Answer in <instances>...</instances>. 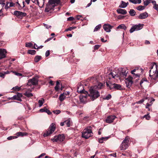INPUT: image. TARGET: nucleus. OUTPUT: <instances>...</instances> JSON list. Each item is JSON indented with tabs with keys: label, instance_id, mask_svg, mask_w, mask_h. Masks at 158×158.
Listing matches in <instances>:
<instances>
[{
	"label": "nucleus",
	"instance_id": "4468645a",
	"mask_svg": "<svg viewBox=\"0 0 158 158\" xmlns=\"http://www.w3.org/2000/svg\"><path fill=\"white\" fill-rule=\"evenodd\" d=\"M132 77H129L126 78L125 81V82L127 87H130L133 83Z\"/></svg>",
	"mask_w": 158,
	"mask_h": 158
},
{
	"label": "nucleus",
	"instance_id": "bf43d9fd",
	"mask_svg": "<svg viewBox=\"0 0 158 158\" xmlns=\"http://www.w3.org/2000/svg\"><path fill=\"white\" fill-rule=\"evenodd\" d=\"M100 45H96L94 46V49H98L100 47Z\"/></svg>",
	"mask_w": 158,
	"mask_h": 158
},
{
	"label": "nucleus",
	"instance_id": "7ed1b4c3",
	"mask_svg": "<svg viewBox=\"0 0 158 158\" xmlns=\"http://www.w3.org/2000/svg\"><path fill=\"white\" fill-rule=\"evenodd\" d=\"M92 127L90 126L87 127L82 132V137L85 139H88L93 135Z\"/></svg>",
	"mask_w": 158,
	"mask_h": 158
},
{
	"label": "nucleus",
	"instance_id": "ea45409f",
	"mask_svg": "<svg viewBox=\"0 0 158 158\" xmlns=\"http://www.w3.org/2000/svg\"><path fill=\"white\" fill-rule=\"evenodd\" d=\"M33 46L32 44L30 42L26 44V47H31Z\"/></svg>",
	"mask_w": 158,
	"mask_h": 158
},
{
	"label": "nucleus",
	"instance_id": "c03bdc74",
	"mask_svg": "<svg viewBox=\"0 0 158 158\" xmlns=\"http://www.w3.org/2000/svg\"><path fill=\"white\" fill-rule=\"evenodd\" d=\"M53 113L56 114H58L60 113V111L59 110H56L53 111Z\"/></svg>",
	"mask_w": 158,
	"mask_h": 158
},
{
	"label": "nucleus",
	"instance_id": "473e14b6",
	"mask_svg": "<svg viewBox=\"0 0 158 158\" xmlns=\"http://www.w3.org/2000/svg\"><path fill=\"white\" fill-rule=\"evenodd\" d=\"M152 0H146L145 1H144L143 2V4L145 6H147L150 3H151Z\"/></svg>",
	"mask_w": 158,
	"mask_h": 158
},
{
	"label": "nucleus",
	"instance_id": "9b49d317",
	"mask_svg": "<svg viewBox=\"0 0 158 158\" xmlns=\"http://www.w3.org/2000/svg\"><path fill=\"white\" fill-rule=\"evenodd\" d=\"M38 82L37 79L35 78H33L28 80L27 85L29 86H31V85H35L38 84Z\"/></svg>",
	"mask_w": 158,
	"mask_h": 158
},
{
	"label": "nucleus",
	"instance_id": "c9c22d12",
	"mask_svg": "<svg viewBox=\"0 0 158 158\" xmlns=\"http://www.w3.org/2000/svg\"><path fill=\"white\" fill-rule=\"evenodd\" d=\"M60 2V0H52V2L53 3L54 5H55V4L59 3Z\"/></svg>",
	"mask_w": 158,
	"mask_h": 158
},
{
	"label": "nucleus",
	"instance_id": "5fc2aeb1",
	"mask_svg": "<svg viewBox=\"0 0 158 158\" xmlns=\"http://www.w3.org/2000/svg\"><path fill=\"white\" fill-rule=\"evenodd\" d=\"M50 55V52L49 50L47 51L45 53V56L46 57H47Z\"/></svg>",
	"mask_w": 158,
	"mask_h": 158
},
{
	"label": "nucleus",
	"instance_id": "393cba45",
	"mask_svg": "<svg viewBox=\"0 0 158 158\" xmlns=\"http://www.w3.org/2000/svg\"><path fill=\"white\" fill-rule=\"evenodd\" d=\"M42 57L40 56H37L34 58V61L36 62H38L41 59Z\"/></svg>",
	"mask_w": 158,
	"mask_h": 158
},
{
	"label": "nucleus",
	"instance_id": "052dcab7",
	"mask_svg": "<svg viewBox=\"0 0 158 158\" xmlns=\"http://www.w3.org/2000/svg\"><path fill=\"white\" fill-rule=\"evenodd\" d=\"M15 5V4L14 3H12V2H11L9 3V7H12L14 6Z\"/></svg>",
	"mask_w": 158,
	"mask_h": 158
},
{
	"label": "nucleus",
	"instance_id": "f257e3e1",
	"mask_svg": "<svg viewBox=\"0 0 158 158\" xmlns=\"http://www.w3.org/2000/svg\"><path fill=\"white\" fill-rule=\"evenodd\" d=\"M89 94H88L89 96L92 101H94L100 96V94L98 90L97 89V87L92 86L89 90Z\"/></svg>",
	"mask_w": 158,
	"mask_h": 158
},
{
	"label": "nucleus",
	"instance_id": "a211bd4d",
	"mask_svg": "<svg viewBox=\"0 0 158 158\" xmlns=\"http://www.w3.org/2000/svg\"><path fill=\"white\" fill-rule=\"evenodd\" d=\"M148 16V13L147 12H145L140 14L138 16V18L139 19H143L146 18Z\"/></svg>",
	"mask_w": 158,
	"mask_h": 158
},
{
	"label": "nucleus",
	"instance_id": "338daca9",
	"mask_svg": "<svg viewBox=\"0 0 158 158\" xmlns=\"http://www.w3.org/2000/svg\"><path fill=\"white\" fill-rule=\"evenodd\" d=\"M103 138H101L99 139V143H102L103 142V140L102 139Z\"/></svg>",
	"mask_w": 158,
	"mask_h": 158
},
{
	"label": "nucleus",
	"instance_id": "c85d7f7f",
	"mask_svg": "<svg viewBox=\"0 0 158 158\" xmlns=\"http://www.w3.org/2000/svg\"><path fill=\"white\" fill-rule=\"evenodd\" d=\"M126 2L123 1H122L121 4L119 6V7L121 8H125L126 7Z\"/></svg>",
	"mask_w": 158,
	"mask_h": 158
},
{
	"label": "nucleus",
	"instance_id": "ddd939ff",
	"mask_svg": "<svg viewBox=\"0 0 158 158\" xmlns=\"http://www.w3.org/2000/svg\"><path fill=\"white\" fill-rule=\"evenodd\" d=\"M23 95L22 93H18L15 95H14L12 97L10 98L12 100H17L19 101H21V98Z\"/></svg>",
	"mask_w": 158,
	"mask_h": 158
},
{
	"label": "nucleus",
	"instance_id": "79ce46f5",
	"mask_svg": "<svg viewBox=\"0 0 158 158\" xmlns=\"http://www.w3.org/2000/svg\"><path fill=\"white\" fill-rule=\"evenodd\" d=\"M111 97V96L110 94H109L107 96H106L105 98H104V99L105 100H109L110 99Z\"/></svg>",
	"mask_w": 158,
	"mask_h": 158
},
{
	"label": "nucleus",
	"instance_id": "0e129e2a",
	"mask_svg": "<svg viewBox=\"0 0 158 158\" xmlns=\"http://www.w3.org/2000/svg\"><path fill=\"white\" fill-rule=\"evenodd\" d=\"M76 28V27H70L69 28V30L70 31H71L72 30L75 29Z\"/></svg>",
	"mask_w": 158,
	"mask_h": 158
},
{
	"label": "nucleus",
	"instance_id": "58836bf2",
	"mask_svg": "<svg viewBox=\"0 0 158 158\" xmlns=\"http://www.w3.org/2000/svg\"><path fill=\"white\" fill-rule=\"evenodd\" d=\"M65 124L67 125L68 127H69L70 125V122L69 120L65 121H64Z\"/></svg>",
	"mask_w": 158,
	"mask_h": 158
},
{
	"label": "nucleus",
	"instance_id": "39448f33",
	"mask_svg": "<svg viewBox=\"0 0 158 158\" xmlns=\"http://www.w3.org/2000/svg\"><path fill=\"white\" fill-rule=\"evenodd\" d=\"M129 138L128 136L125 137L122 142L120 148L121 150H126L129 146Z\"/></svg>",
	"mask_w": 158,
	"mask_h": 158
},
{
	"label": "nucleus",
	"instance_id": "9d476101",
	"mask_svg": "<svg viewBox=\"0 0 158 158\" xmlns=\"http://www.w3.org/2000/svg\"><path fill=\"white\" fill-rule=\"evenodd\" d=\"M143 24H139L138 25H135L133 26L130 30V32L131 33L135 31H138L142 28Z\"/></svg>",
	"mask_w": 158,
	"mask_h": 158
},
{
	"label": "nucleus",
	"instance_id": "49530a36",
	"mask_svg": "<svg viewBox=\"0 0 158 158\" xmlns=\"http://www.w3.org/2000/svg\"><path fill=\"white\" fill-rule=\"evenodd\" d=\"M45 0H39L40 2V4H42V6H44Z\"/></svg>",
	"mask_w": 158,
	"mask_h": 158
},
{
	"label": "nucleus",
	"instance_id": "c756f323",
	"mask_svg": "<svg viewBox=\"0 0 158 158\" xmlns=\"http://www.w3.org/2000/svg\"><path fill=\"white\" fill-rule=\"evenodd\" d=\"M145 6H139L136 7V9L139 11H141L145 9Z\"/></svg>",
	"mask_w": 158,
	"mask_h": 158
},
{
	"label": "nucleus",
	"instance_id": "f8f14e48",
	"mask_svg": "<svg viewBox=\"0 0 158 158\" xmlns=\"http://www.w3.org/2000/svg\"><path fill=\"white\" fill-rule=\"evenodd\" d=\"M14 14L19 18H21L23 17H25L27 15V14L25 13L17 10L15 11L14 12Z\"/></svg>",
	"mask_w": 158,
	"mask_h": 158
},
{
	"label": "nucleus",
	"instance_id": "603ef678",
	"mask_svg": "<svg viewBox=\"0 0 158 158\" xmlns=\"http://www.w3.org/2000/svg\"><path fill=\"white\" fill-rule=\"evenodd\" d=\"M144 117H145L146 118L147 120H149L150 118V117L149 115V114H147L145 115L144 116Z\"/></svg>",
	"mask_w": 158,
	"mask_h": 158
},
{
	"label": "nucleus",
	"instance_id": "4c0bfd02",
	"mask_svg": "<svg viewBox=\"0 0 158 158\" xmlns=\"http://www.w3.org/2000/svg\"><path fill=\"white\" fill-rule=\"evenodd\" d=\"M148 99L147 97H146L145 98H143L142 99L138 101L137 102V103L141 104L144 101L145 99Z\"/></svg>",
	"mask_w": 158,
	"mask_h": 158
},
{
	"label": "nucleus",
	"instance_id": "69168bd1",
	"mask_svg": "<svg viewBox=\"0 0 158 158\" xmlns=\"http://www.w3.org/2000/svg\"><path fill=\"white\" fill-rule=\"evenodd\" d=\"M45 155H46L45 153H43L38 157L39 158H40L41 157H42V156H45Z\"/></svg>",
	"mask_w": 158,
	"mask_h": 158
},
{
	"label": "nucleus",
	"instance_id": "4be33fe9",
	"mask_svg": "<svg viewBox=\"0 0 158 158\" xmlns=\"http://www.w3.org/2000/svg\"><path fill=\"white\" fill-rule=\"evenodd\" d=\"M117 28L122 29L125 30L127 28V27L124 24H121L117 27Z\"/></svg>",
	"mask_w": 158,
	"mask_h": 158
},
{
	"label": "nucleus",
	"instance_id": "864d4df0",
	"mask_svg": "<svg viewBox=\"0 0 158 158\" xmlns=\"http://www.w3.org/2000/svg\"><path fill=\"white\" fill-rule=\"evenodd\" d=\"M153 8L157 10H158V5L156 4L153 6Z\"/></svg>",
	"mask_w": 158,
	"mask_h": 158
},
{
	"label": "nucleus",
	"instance_id": "4d7b16f0",
	"mask_svg": "<svg viewBox=\"0 0 158 158\" xmlns=\"http://www.w3.org/2000/svg\"><path fill=\"white\" fill-rule=\"evenodd\" d=\"M124 16H122L121 15H119L118 17V19H123L124 18Z\"/></svg>",
	"mask_w": 158,
	"mask_h": 158
},
{
	"label": "nucleus",
	"instance_id": "f704fd0d",
	"mask_svg": "<svg viewBox=\"0 0 158 158\" xmlns=\"http://www.w3.org/2000/svg\"><path fill=\"white\" fill-rule=\"evenodd\" d=\"M155 68L156 69L155 72L153 75H155V77H156V78L157 77H158V69H157L156 65L155 66Z\"/></svg>",
	"mask_w": 158,
	"mask_h": 158
},
{
	"label": "nucleus",
	"instance_id": "2f4dec72",
	"mask_svg": "<svg viewBox=\"0 0 158 158\" xmlns=\"http://www.w3.org/2000/svg\"><path fill=\"white\" fill-rule=\"evenodd\" d=\"M27 53L31 55H34L35 54L36 51L33 50H29L28 51Z\"/></svg>",
	"mask_w": 158,
	"mask_h": 158
},
{
	"label": "nucleus",
	"instance_id": "20e7f679",
	"mask_svg": "<svg viewBox=\"0 0 158 158\" xmlns=\"http://www.w3.org/2000/svg\"><path fill=\"white\" fill-rule=\"evenodd\" d=\"M106 85L107 87H109L110 89H114L117 90H121L122 89L121 85L119 84L115 83L113 84L109 81L106 82Z\"/></svg>",
	"mask_w": 158,
	"mask_h": 158
},
{
	"label": "nucleus",
	"instance_id": "774afa93",
	"mask_svg": "<svg viewBox=\"0 0 158 158\" xmlns=\"http://www.w3.org/2000/svg\"><path fill=\"white\" fill-rule=\"evenodd\" d=\"M55 89L56 91H57L59 89V86L58 85H56L55 87Z\"/></svg>",
	"mask_w": 158,
	"mask_h": 158
},
{
	"label": "nucleus",
	"instance_id": "680f3d73",
	"mask_svg": "<svg viewBox=\"0 0 158 158\" xmlns=\"http://www.w3.org/2000/svg\"><path fill=\"white\" fill-rule=\"evenodd\" d=\"M16 75L18 76H22V74L21 73H16V72H14Z\"/></svg>",
	"mask_w": 158,
	"mask_h": 158
},
{
	"label": "nucleus",
	"instance_id": "aec40b11",
	"mask_svg": "<svg viewBox=\"0 0 158 158\" xmlns=\"http://www.w3.org/2000/svg\"><path fill=\"white\" fill-rule=\"evenodd\" d=\"M148 101L150 102V104L148 103H147L146 104V108L148 109V110H150V109L148 107L149 106L152 105V102L154 101H155V99L152 98H151V99H149Z\"/></svg>",
	"mask_w": 158,
	"mask_h": 158
},
{
	"label": "nucleus",
	"instance_id": "1a4fd4ad",
	"mask_svg": "<svg viewBox=\"0 0 158 158\" xmlns=\"http://www.w3.org/2000/svg\"><path fill=\"white\" fill-rule=\"evenodd\" d=\"M55 6V5L52 2V0H49L48 3L45 9V11L47 12L50 11L51 10L53 9Z\"/></svg>",
	"mask_w": 158,
	"mask_h": 158
},
{
	"label": "nucleus",
	"instance_id": "f03ea898",
	"mask_svg": "<svg viewBox=\"0 0 158 158\" xmlns=\"http://www.w3.org/2000/svg\"><path fill=\"white\" fill-rule=\"evenodd\" d=\"M78 93H81V94L80 95L79 98L80 102L83 103H85L87 102V98L88 96V92L85 90L83 89L82 90H79V88H78L77 90Z\"/></svg>",
	"mask_w": 158,
	"mask_h": 158
},
{
	"label": "nucleus",
	"instance_id": "6ab92c4d",
	"mask_svg": "<svg viewBox=\"0 0 158 158\" xmlns=\"http://www.w3.org/2000/svg\"><path fill=\"white\" fill-rule=\"evenodd\" d=\"M117 12L118 14H122L123 15H125L127 14V11L124 9H123L120 8L118 9L117 10Z\"/></svg>",
	"mask_w": 158,
	"mask_h": 158
},
{
	"label": "nucleus",
	"instance_id": "09e8293b",
	"mask_svg": "<svg viewBox=\"0 0 158 158\" xmlns=\"http://www.w3.org/2000/svg\"><path fill=\"white\" fill-rule=\"evenodd\" d=\"M74 18L73 17H70L67 19L68 21H73L74 20Z\"/></svg>",
	"mask_w": 158,
	"mask_h": 158
},
{
	"label": "nucleus",
	"instance_id": "f3484780",
	"mask_svg": "<svg viewBox=\"0 0 158 158\" xmlns=\"http://www.w3.org/2000/svg\"><path fill=\"white\" fill-rule=\"evenodd\" d=\"M113 27V26L110 24H105L103 26V28L104 30L107 32H109L110 31V29Z\"/></svg>",
	"mask_w": 158,
	"mask_h": 158
},
{
	"label": "nucleus",
	"instance_id": "dca6fc26",
	"mask_svg": "<svg viewBox=\"0 0 158 158\" xmlns=\"http://www.w3.org/2000/svg\"><path fill=\"white\" fill-rule=\"evenodd\" d=\"M116 118L114 115H110L108 116L106 119V121L107 123H110L113 122L114 119Z\"/></svg>",
	"mask_w": 158,
	"mask_h": 158
},
{
	"label": "nucleus",
	"instance_id": "a878e982",
	"mask_svg": "<svg viewBox=\"0 0 158 158\" xmlns=\"http://www.w3.org/2000/svg\"><path fill=\"white\" fill-rule=\"evenodd\" d=\"M130 15L132 16H134L135 15L136 12L133 9H131L129 11Z\"/></svg>",
	"mask_w": 158,
	"mask_h": 158
},
{
	"label": "nucleus",
	"instance_id": "5701e85b",
	"mask_svg": "<svg viewBox=\"0 0 158 158\" xmlns=\"http://www.w3.org/2000/svg\"><path fill=\"white\" fill-rule=\"evenodd\" d=\"M16 135L18 136L27 135V133L26 132H18L16 134Z\"/></svg>",
	"mask_w": 158,
	"mask_h": 158
},
{
	"label": "nucleus",
	"instance_id": "6e6d98bb",
	"mask_svg": "<svg viewBox=\"0 0 158 158\" xmlns=\"http://www.w3.org/2000/svg\"><path fill=\"white\" fill-rule=\"evenodd\" d=\"M129 1L132 3L134 4H136V0H129Z\"/></svg>",
	"mask_w": 158,
	"mask_h": 158
},
{
	"label": "nucleus",
	"instance_id": "72a5a7b5",
	"mask_svg": "<svg viewBox=\"0 0 158 158\" xmlns=\"http://www.w3.org/2000/svg\"><path fill=\"white\" fill-rule=\"evenodd\" d=\"M101 26H102L101 24H99L97 26L94 28V31H98L101 28Z\"/></svg>",
	"mask_w": 158,
	"mask_h": 158
},
{
	"label": "nucleus",
	"instance_id": "8fccbe9b",
	"mask_svg": "<svg viewBox=\"0 0 158 158\" xmlns=\"http://www.w3.org/2000/svg\"><path fill=\"white\" fill-rule=\"evenodd\" d=\"M9 3L7 2L6 5H5V8L6 10H7L10 7H9Z\"/></svg>",
	"mask_w": 158,
	"mask_h": 158
},
{
	"label": "nucleus",
	"instance_id": "0eeeda50",
	"mask_svg": "<svg viewBox=\"0 0 158 158\" xmlns=\"http://www.w3.org/2000/svg\"><path fill=\"white\" fill-rule=\"evenodd\" d=\"M55 124L52 123L49 126L48 131L44 135V137H47L52 134L55 130Z\"/></svg>",
	"mask_w": 158,
	"mask_h": 158
},
{
	"label": "nucleus",
	"instance_id": "cd10ccee",
	"mask_svg": "<svg viewBox=\"0 0 158 158\" xmlns=\"http://www.w3.org/2000/svg\"><path fill=\"white\" fill-rule=\"evenodd\" d=\"M24 95L27 97H31L33 96V95L32 93L27 91L25 93H24Z\"/></svg>",
	"mask_w": 158,
	"mask_h": 158
},
{
	"label": "nucleus",
	"instance_id": "e433bc0d",
	"mask_svg": "<svg viewBox=\"0 0 158 158\" xmlns=\"http://www.w3.org/2000/svg\"><path fill=\"white\" fill-rule=\"evenodd\" d=\"M5 0H0V6H1L2 7H3L5 4Z\"/></svg>",
	"mask_w": 158,
	"mask_h": 158
},
{
	"label": "nucleus",
	"instance_id": "13d9d810",
	"mask_svg": "<svg viewBox=\"0 0 158 158\" xmlns=\"http://www.w3.org/2000/svg\"><path fill=\"white\" fill-rule=\"evenodd\" d=\"M46 112L48 114H51V112L50 111V110L47 109H46V110H45V112Z\"/></svg>",
	"mask_w": 158,
	"mask_h": 158
},
{
	"label": "nucleus",
	"instance_id": "b1692460",
	"mask_svg": "<svg viewBox=\"0 0 158 158\" xmlns=\"http://www.w3.org/2000/svg\"><path fill=\"white\" fill-rule=\"evenodd\" d=\"M154 66V65L151 67V69H150L149 71L150 73V76H154L155 77V75H153L155 73V71L154 70H153V68Z\"/></svg>",
	"mask_w": 158,
	"mask_h": 158
},
{
	"label": "nucleus",
	"instance_id": "423d86ee",
	"mask_svg": "<svg viewBox=\"0 0 158 158\" xmlns=\"http://www.w3.org/2000/svg\"><path fill=\"white\" fill-rule=\"evenodd\" d=\"M114 73L113 72L109 74L110 77L112 76L113 78H115L116 77H125L127 74L126 71L118 72L117 74H116V73Z\"/></svg>",
	"mask_w": 158,
	"mask_h": 158
},
{
	"label": "nucleus",
	"instance_id": "2eb2a0df",
	"mask_svg": "<svg viewBox=\"0 0 158 158\" xmlns=\"http://www.w3.org/2000/svg\"><path fill=\"white\" fill-rule=\"evenodd\" d=\"M6 50L3 48L0 49V60L5 58L6 57Z\"/></svg>",
	"mask_w": 158,
	"mask_h": 158
},
{
	"label": "nucleus",
	"instance_id": "6e6552de",
	"mask_svg": "<svg viewBox=\"0 0 158 158\" xmlns=\"http://www.w3.org/2000/svg\"><path fill=\"white\" fill-rule=\"evenodd\" d=\"M65 136L63 134H59L57 136H55L52 139L53 142H62L65 139Z\"/></svg>",
	"mask_w": 158,
	"mask_h": 158
},
{
	"label": "nucleus",
	"instance_id": "de8ad7c7",
	"mask_svg": "<svg viewBox=\"0 0 158 158\" xmlns=\"http://www.w3.org/2000/svg\"><path fill=\"white\" fill-rule=\"evenodd\" d=\"M46 107H44L43 108H42L40 109V111L41 112H45V110H46Z\"/></svg>",
	"mask_w": 158,
	"mask_h": 158
},
{
	"label": "nucleus",
	"instance_id": "a18cd8bd",
	"mask_svg": "<svg viewBox=\"0 0 158 158\" xmlns=\"http://www.w3.org/2000/svg\"><path fill=\"white\" fill-rule=\"evenodd\" d=\"M33 3H34L36 1L37 2V4L38 6H40V2L39 1V0H31Z\"/></svg>",
	"mask_w": 158,
	"mask_h": 158
},
{
	"label": "nucleus",
	"instance_id": "7c9ffc66",
	"mask_svg": "<svg viewBox=\"0 0 158 158\" xmlns=\"http://www.w3.org/2000/svg\"><path fill=\"white\" fill-rule=\"evenodd\" d=\"M44 99L43 98H41L40 100H39L38 101V103L39 104V107H41L44 103Z\"/></svg>",
	"mask_w": 158,
	"mask_h": 158
},
{
	"label": "nucleus",
	"instance_id": "a19ab883",
	"mask_svg": "<svg viewBox=\"0 0 158 158\" xmlns=\"http://www.w3.org/2000/svg\"><path fill=\"white\" fill-rule=\"evenodd\" d=\"M13 89L15 91H19L20 89V87H19L18 86H16L13 88Z\"/></svg>",
	"mask_w": 158,
	"mask_h": 158
},
{
	"label": "nucleus",
	"instance_id": "412c9836",
	"mask_svg": "<svg viewBox=\"0 0 158 158\" xmlns=\"http://www.w3.org/2000/svg\"><path fill=\"white\" fill-rule=\"evenodd\" d=\"M66 93H64L62 94H61L59 97V100L61 102L63 101L66 97Z\"/></svg>",
	"mask_w": 158,
	"mask_h": 158
},
{
	"label": "nucleus",
	"instance_id": "3c124183",
	"mask_svg": "<svg viewBox=\"0 0 158 158\" xmlns=\"http://www.w3.org/2000/svg\"><path fill=\"white\" fill-rule=\"evenodd\" d=\"M5 74L4 73L0 72V76L1 77L4 78V77Z\"/></svg>",
	"mask_w": 158,
	"mask_h": 158
},
{
	"label": "nucleus",
	"instance_id": "e2e57ef3",
	"mask_svg": "<svg viewBox=\"0 0 158 158\" xmlns=\"http://www.w3.org/2000/svg\"><path fill=\"white\" fill-rule=\"evenodd\" d=\"M82 17L81 15H77L76 16V18L77 20H79L80 19L81 17Z\"/></svg>",
	"mask_w": 158,
	"mask_h": 158
},
{
	"label": "nucleus",
	"instance_id": "bb28decb",
	"mask_svg": "<svg viewBox=\"0 0 158 158\" xmlns=\"http://www.w3.org/2000/svg\"><path fill=\"white\" fill-rule=\"evenodd\" d=\"M103 86V84L101 83L98 82V85H95L94 86L97 87V89L98 90L99 89H101L102 88V87Z\"/></svg>",
	"mask_w": 158,
	"mask_h": 158
},
{
	"label": "nucleus",
	"instance_id": "37998d69",
	"mask_svg": "<svg viewBox=\"0 0 158 158\" xmlns=\"http://www.w3.org/2000/svg\"><path fill=\"white\" fill-rule=\"evenodd\" d=\"M17 137L16 136H10L8 137L7 139L9 140H10L12 139L16 138Z\"/></svg>",
	"mask_w": 158,
	"mask_h": 158
}]
</instances>
